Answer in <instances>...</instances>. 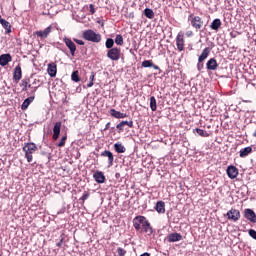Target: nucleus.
Wrapping results in <instances>:
<instances>
[{"label": "nucleus", "mask_w": 256, "mask_h": 256, "mask_svg": "<svg viewBox=\"0 0 256 256\" xmlns=\"http://www.w3.org/2000/svg\"><path fill=\"white\" fill-rule=\"evenodd\" d=\"M116 45H123V36L121 34H117L115 38Z\"/></svg>", "instance_id": "nucleus-38"}, {"label": "nucleus", "mask_w": 256, "mask_h": 256, "mask_svg": "<svg viewBox=\"0 0 256 256\" xmlns=\"http://www.w3.org/2000/svg\"><path fill=\"white\" fill-rule=\"evenodd\" d=\"M64 43L68 47L72 57H75V51H77V45L70 38H64Z\"/></svg>", "instance_id": "nucleus-8"}, {"label": "nucleus", "mask_w": 256, "mask_h": 256, "mask_svg": "<svg viewBox=\"0 0 256 256\" xmlns=\"http://www.w3.org/2000/svg\"><path fill=\"white\" fill-rule=\"evenodd\" d=\"M52 29H53V27L48 26L43 31H36L35 35H37V37H40V39H47V37H49V33H51Z\"/></svg>", "instance_id": "nucleus-16"}, {"label": "nucleus", "mask_w": 256, "mask_h": 256, "mask_svg": "<svg viewBox=\"0 0 256 256\" xmlns=\"http://www.w3.org/2000/svg\"><path fill=\"white\" fill-rule=\"evenodd\" d=\"M71 80L74 81V83H79V81H81V78L79 77V70L72 73Z\"/></svg>", "instance_id": "nucleus-32"}, {"label": "nucleus", "mask_w": 256, "mask_h": 256, "mask_svg": "<svg viewBox=\"0 0 256 256\" xmlns=\"http://www.w3.org/2000/svg\"><path fill=\"white\" fill-rule=\"evenodd\" d=\"M47 73L50 77H57V64L55 62L48 64Z\"/></svg>", "instance_id": "nucleus-17"}, {"label": "nucleus", "mask_w": 256, "mask_h": 256, "mask_svg": "<svg viewBox=\"0 0 256 256\" xmlns=\"http://www.w3.org/2000/svg\"><path fill=\"white\" fill-rule=\"evenodd\" d=\"M117 253H118V256H125V255H127V250H125L121 247H118L117 248Z\"/></svg>", "instance_id": "nucleus-39"}, {"label": "nucleus", "mask_w": 256, "mask_h": 256, "mask_svg": "<svg viewBox=\"0 0 256 256\" xmlns=\"http://www.w3.org/2000/svg\"><path fill=\"white\" fill-rule=\"evenodd\" d=\"M187 35L189 36V35H190V33H187Z\"/></svg>", "instance_id": "nucleus-52"}, {"label": "nucleus", "mask_w": 256, "mask_h": 256, "mask_svg": "<svg viewBox=\"0 0 256 256\" xmlns=\"http://www.w3.org/2000/svg\"><path fill=\"white\" fill-rule=\"evenodd\" d=\"M150 109L151 111H157V99L155 96L150 97Z\"/></svg>", "instance_id": "nucleus-31"}, {"label": "nucleus", "mask_w": 256, "mask_h": 256, "mask_svg": "<svg viewBox=\"0 0 256 256\" xmlns=\"http://www.w3.org/2000/svg\"><path fill=\"white\" fill-rule=\"evenodd\" d=\"M106 49H113V45H115V41L112 38H108L106 40Z\"/></svg>", "instance_id": "nucleus-35"}, {"label": "nucleus", "mask_w": 256, "mask_h": 256, "mask_svg": "<svg viewBox=\"0 0 256 256\" xmlns=\"http://www.w3.org/2000/svg\"><path fill=\"white\" fill-rule=\"evenodd\" d=\"M59 135H61V122H56L53 127V141H57V139H59Z\"/></svg>", "instance_id": "nucleus-15"}, {"label": "nucleus", "mask_w": 256, "mask_h": 256, "mask_svg": "<svg viewBox=\"0 0 256 256\" xmlns=\"http://www.w3.org/2000/svg\"><path fill=\"white\" fill-rule=\"evenodd\" d=\"M187 35L189 36V35H190V33H187Z\"/></svg>", "instance_id": "nucleus-53"}, {"label": "nucleus", "mask_w": 256, "mask_h": 256, "mask_svg": "<svg viewBox=\"0 0 256 256\" xmlns=\"http://www.w3.org/2000/svg\"><path fill=\"white\" fill-rule=\"evenodd\" d=\"M13 61V57H11V54H2L0 55V65L1 67H5L6 65H9Z\"/></svg>", "instance_id": "nucleus-13"}, {"label": "nucleus", "mask_w": 256, "mask_h": 256, "mask_svg": "<svg viewBox=\"0 0 256 256\" xmlns=\"http://www.w3.org/2000/svg\"><path fill=\"white\" fill-rule=\"evenodd\" d=\"M115 177H116V179H119V178L121 177V173L117 172V173L115 174Z\"/></svg>", "instance_id": "nucleus-49"}, {"label": "nucleus", "mask_w": 256, "mask_h": 256, "mask_svg": "<svg viewBox=\"0 0 256 256\" xmlns=\"http://www.w3.org/2000/svg\"><path fill=\"white\" fill-rule=\"evenodd\" d=\"M221 19L216 18L212 21L211 25H210V29H212V31H219V29L221 28Z\"/></svg>", "instance_id": "nucleus-23"}, {"label": "nucleus", "mask_w": 256, "mask_h": 256, "mask_svg": "<svg viewBox=\"0 0 256 256\" xmlns=\"http://www.w3.org/2000/svg\"><path fill=\"white\" fill-rule=\"evenodd\" d=\"M89 11H90V15H95V13H96L95 5L90 4L89 5Z\"/></svg>", "instance_id": "nucleus-41"}, {"label": "nucleus", "mask_w": 256, "mask_h": 256, "mask_svg": "<svg viewBox=\"0 0 256 256\" xmlns=\"http://www.w3.org/2000/svg\"><path fill=\"white\" fill-rule=\"evenodd\" d=\"M144 15L147 17V19H154L155 18V12H153V9L146 8L144 10Z\"/></svg>", "instance_id": "nucleus-30"}, {"label": "nucleus", "mask_w": 256, "mask_h": 256, "mask_svg": "<svg viewBox=\"0 0 256 256\" xmlns=\"http://www.w3.org/2000/svg\"><path fill=\"white\" fill-rule=\"evenodd\" d=\"M74 42L77 43V45H85V42L83 40L74 39Z\"/></svg>", "instance_id": "nucleus-46"}, {"label": "nucleus", "mask_w": 256, "mask_h": 256, "mask_svg": "<svg viewBox=\"0 0 256 256\" xmlns=\"http://www.w3.org/2000/svg\"><path fill=\"white\" fill-rule=\"evenodd\" d=\"M31 80L29 78H24L22 81H21V87L22 88V91H28V89H33V87L31 86Z\"/></svg>", "instance_id": "nucleus-24"}, {"label": "nucleus", "mask_w": 256, "mask_h": 256, "mask_svg": "<svg viewBox=\"0 0 256 256\" xmlns=\"http://www.w3.org/2000/svg\"><path fill=\"white\" fill-rule=\"evenodd\" d=\"M176 46L178 51H185V33L182 31L176 36Z\"/></svg>", "instance_id": "nucleus-7"}, {"label": "nucleus", "mask_w": 256, "mask_h": 256, "mask_svg": "<svg viewBox=\"0 0 256 256\" xmlns=\"http://www.w3.org/2000/svg\"><path fill=\"white\" fill-rule=\"evenodd\" d=\"M168 242L169 243H177V241H181L183 239V236L180 233H171L168 235Z\"/></svg>", "instance_id": "nucleus-18"}, {"label": "nucleus", "mask_w": 256, "mask_h": 256, "mask_svg": "<svg viewBox=\"0 0 256 256\" xmlns=\"http://www.w3.org/2000/svg\"><path fill=\"white\" fill-rule=\"evenodd\" d=\"M142 67H153V69H155L156 71H159L161 68H159V66L153 64V61L152 60H144L142 62Z\"/></svg>", "instance_id": "nucleus-27"}, {"label": "nucleus", "mask_w": 256, "mask_h": 256, "mask_svg": "<svg viewBox=\"0 0 256 256\" xmlns=\"http://www.w3.org/2000/svg\"><path fill=\"white\" fill-rule=\"evenodd\" d=\"M252 135H253V137L256 138V129H255V131H254V133Z\"/></svg>", "instance_id": "nucleus-51"}, {"label": "nucleus", "mask_w": 256, "mask_h": 256, "mask_svg": "<svg viewBox=\"0 0 256 256\" xmlns=\"http://www.w3.org/2000/svg\"><path fill=\"white\" fill-rule=\"evenodd\" d=\"M226 173L229 179H237V176L239 175V169L233 165H230L227 167Z\"/></svg>", "instance_id": "nucleus-10"}, {"label": "nucleus", "mask_w": 256, "mask_h": 256, "mask_svg": "<svg viewBox=\"0 0 256 256\" xmlns=\"http://www.w3.org/2000/svg\"><path fill=\"white\" fill-rule=\"evenodd\" d=\"M195 131L200 137H209V133L201 128H196Z\"/></svg>", "instance_id": "nucleus-33"}, {"label": "nucleus", "mask_w": 256, "mask_h": 256, "mask_svg": "<svg viewBox=\"0 0 256 256\" xmlns=\"http://www.w3.org/2000/svg\"><path fill=\"white\" fill-rule=\"evenodd\" d=\"M202 67H203V64H201V63L198 62V64H197V69H198V71H201Z\"/></svg>", "instance_id": "nucleus-47"}, {"label": "nucleus", "mask_w": 256, "mask_h": 256, "mask_svg": "<svg viewBox=\"0 0 256 256\" xmlns=\"http://www.w3.org/2000/svg\"><path fill=\"white\" fill-rule=\"evenodd\" d=\"M248 234L250 235V237H252V239H255V241H256V231L255 230L250 229L248 231Z\"/></svg>", "instance_id": "nucleus-42"}, {"label": "nucleus", "mask_w": 256, "mask_h": 256, "mask_svg": "<svg viewBox=\"0 0 256 256\" xmlns=\"http://www.w3.org/2000/svg\"><path fill=\"white\" fill-rule=\"evenodd\" d=\"M23 151L25 152V158L27 159V162L31 163L33 161V153L37 151V144L33 142L25 143Z\"/></svg>", "instance_id": "nucleus-2"}, {"label": "nucleus", "mask_w": 256, "mask_h": 256, "mask_svg": "<svg viewBox=\"0 0 256 256\" xmlns=\"http://www.w3.org/2000/svg\"><path fill=\"white\" fill-rule=\"evenodd\" d=\"M244 217L247 219V221H250V223H256V214L255 211H253L250 208H247L244 210Z\"/></svg>", "instance_id": "nucleus-11"}, {"label": "nucleus", "mask_w": 256, "mask_h": 256, "mask_svg": "<svg viewBox=\"0 0 256 256\" xmlns=\"http://www.w3.org/2000/svg\"><path fill=\"white\" fill-rule=\"evenodd\" d=\"M133 227L136 231H141V233L153 235V227L145 216H136L133 219Z\"/></svg>", "instance_id": "nucleus-1"}, {"label": "nucleus", "mask_w": 256, "mask_h": 256, "mask_svg": "<svg viewBox=\"0 0 256 256\" xmlns=\"http://www.w3.org/2000/svg\"><path fill=\"white\" fill-rule=\"evenodd\" d=\"M109 127H111V122H108L104 128V131H107V129H109Z\"/></svg>", "instance_id": "nucleus-48"}, {"label": "nucleus", "mask_w": 256, "mask_h": 256, "mask_svg": "<svg viewBox=\"0 0 256 256\" xmlns=\"http://www.w3.org/2000/svg\"><path fill=\"white\" fill-rule=\"evenodd\" d=\"M188 21H190L191 26L196 29V31H199V29H203V19L200 16H195L193 14H190L188 16Z\"/></svg>", "instance_id": "nucleus-4"}, {"label": "nucleus", "mask_w": 256, "mask_h": 256, "mask_svg": "<svg viewBox=\"0 0 256 256\" xmlns=\"http://www.w3.org/2000/svg\"><path fill=\"white\" fill-rule=\"evenodd\" d=\"M121 123H122V125H124V127H125V125H127L128 127H130V129H133V120H131V121H122Z\"/></svg>", "instance_id": "nucleus-40"}, {"label": "nucleus", "mask_w": 256, "mask_h": 256, "mask_svg": "<svg viewBox=\"0 0 256 256\" xmlns=\"http://www.w3.org/2000/svg\"><path fill=\"white\" fill-rule=\"evenodd\" d=\"M66 142H67V134H64L60 142L57 144V147H65Z\"/></svg>", "instance_id": "nucleus-36"}, {"label": "nucleus", "mask_w": 256, "mask_h": 256, "mask_svg": "<svg viewBox=\"0 0 256 256\" xmlns=\"http://www.w3.org/2000/svg\"><path fill=\"white\" fill-rule=\"evenodd\" d=\"M33 101H35V96H30V97L26 98L21 106L22 111L27 110L29 108V106L31 105V103H33Z\"/></svg>", "instance_id": "nucleus-22"}, {"label": "nucleus", "mask_w": 256, "mask_h": 256, "mask_svg": "<svg viewBox=\"0 0 256 256\" xmlns=\"http://www.w3.org/2000/svg\"><path fill=\"white\" fill-rule=\"evenodd\" d=\"M85 41H91L92 43H101V34L95 33V31L89 29L85 30L82 34Z\"/></svg>", "instance_id": "nucleus-3"}, {"label": "nucleus", "mask_w": 256, "mask_h": 256, "mask_svg": "<svg viewBox=\"0 0 256 256\" xmlns=\"http://www.w3.org/2000/svg\"><path fill=\"white\" fill-rule=\"evenodd\" d=\"M227 219L229 221H233L234 223H237L239 219H241V212L235 208H231L227 213H226Z\"/></svg>", "instance_id": "nucleus-6"}, {"label": "nucleus", "mask_w": 256, "mask_h": 256, "mask_svg": "<svg viewBox=\"0 0 256 256\" xmlns=\"http://www.w3.org/2000/svg\"><path fill=\"white\" fill-rule=\"evenodd\" d=\"M80 199H81V201H87V199H89V193L83 194Z\"/></svg>", "instance_id": "nucleus-45"}, {"label": "nucleus", "mask_w": 256, "mask_h": 256, "mask_svg": "<svg viewBox=\"0 0 256 256\" xmlns=\"http://www.w3.org/2000/svg\"><path fill=\"white\" fill-rule=\"evenodd\" d=\"M223 118L224 119H229V114H224Z\"/></svg>", "instance_id": "nucleus-50"}, {"label": "nucleus", "mask_w": 256, "mask_h": 256, "mask_svg": "<svg viewBox=\"0 0 256 256\" xmlns=\"http://www.w3.org/2000/svg\"><path fill=\"white\" fill-rule=\"evenodd\" d=\"M32 85H34V87H32L33 93H35V91H37V89H39V87H41V80L39 79H34Z\"/></svg>", "instance_id": "nucleus-34"}, {"label": "nucleus", "mask_w": 256, "mask_h": 256, "mask_svg": "<svg viewBox=\"0 0 256 256\" xmlns=\"http://www.w3.org/2000/svg\"><path fill=\"white\" fill-rule=\"evenodd\" d=\"M250 153H253V148L251 146H248L240 150V157L244 159V157H247L248 155H250Z\"/></svg>", "instance_id": "nucleus-26"}, {"label": "nucleus", "mask_w": 256, "mask_h": 256, "mask_svg": "<svg viewBox=\"0 0 256 256\" xmlns=\"http://www.w3.org/2000/svg\"><path fill=\"white\" fill-rule=\"evenodd\" d=\"M0 24H2V27H4L7 33H11V24L7 20L2 19L1 16H0Z\"/></svg>", "instance_id": "nucleus-28"}, {"label": "nucleus", "mask_w": 256, "mask_h": 256, "mask_svg": "<svg viewBox=\"0 0 256 256\" xmlns=\"http://www.w3.org/2000/svg\"><path fill=\"white\" fill-rule=\"evenodd\" d=\"M64 241H65V237L61 236L60 241L56 243V246L63 247Z\"/></svg>", "instance_id": "nucleus-43"}, {"label": "nucleus", "mask_w": 256, "mask_h": 256, "mask_svg": "<svg viewBox=\"0 0 256 256\" xmlns=\"http://www.w3.org/2000/svg\"><path fill=\"white\" fill-rule=\"evenodd\" d=\"M219 68V64L217 63V59L215 58H210L207 63H206V69L208 71H217Z\"/></svg>", "instance_id": "nucleus-12"}, {"label": "nucleus", "mask_w": 256, "mask_h": 256, "mask_svg": "<svg viewBox=\"0 0 256 256\" xmlns=\"http://www.w3.org/2000/svg\"><path fill=\"white\" fill-rule=\"evenodd\" d=\"M157 213L163 215L165 213V203L163 201H158L154 207Z\"/></svg>", "instance_id": "nucleus-25"}, {"label": "nucleus", "mask_w": 256, "mask_h": 256, "mask_svg": "<svg viewBox=\"0 0 256 256\" xmlns=\"http://www.w3.org/2000/svg\"><path fill=\"white\" fill-rule=\"evenodd\" d=\"M101 157H107L108 158V166L113 167V161H115L113 152H111L109 150H105V151L101 152Z\"/></svg>", "instance_id": "nucleus-14"}, {"label": "nucleus", "mask_w": 256, "mask_h": 256, "mask_svg": "<svg viewBox=\"0 0 256 256\" xmlns=\"http://www.w3.org/2000/svg\"><path fill=\"white\" fill-rule=\"evenodd\" d=\"M93 178L96 181V183H100V184L105 183V181H106L105 174L101 171H96L93 174Z\"/></svg>", "instance_id": "nucleus-19"}, {"label": "nucleus", "mask_w": 256, "mask_h": 256, "mask_svg": "<svg viewBox=\"0 0 256 256\" xmlns=\"http://www.w3.org/2000/svg\"><path fill=\"white\" fill-rule=\"evenodd\" d=\"M107 57L111 61H119L121 59V49L114 47L108 50Z\"/></svg>", "instance_id": "nucleus-5"}, {"label": "nucleus", "mask_w": 256, "mask_h": 256, "mask_svg": "<svg viewBox=\"0 0 256 256\" xmlns=\"http://www.w3.org/2000/svg\"><path fill=\"white\" fill-rule=\"evenodd\" d=\"M23 78V70L21 69V64H18L14 68L13 81L19 83V80Z\"/></svg>", "instance_id": "nucleus-9"}, {"label": "nucleus", "mask_w": 256, "mask_h": 256, "mask_svg": "<svg viewBox=\"0 0 256 256\" xmlns=\"http://www.w3.org/2000/svg\"><path fill=\"white\" fill-rule=\"evenodd\" d=\"M89 80L90 82L87 84V87L91 88L94 85L93 81H95V72H91Z\"/></svg>", "instance_id": "nucleus-37"}, {"label": "nucleus", "mask_w": 256, "mask_h": 256, "mask_svg": "<svg viewBox=\"0 0 256 256\" xmlns=\"http://www.w3.org/2000/svg\"><path fill=\"white\" fill-rule=\"evenodd\" d=\"M123 127H125L124 125H123V123L122 122H120L119 124H117L116 125V129H118V131L119 132H121V131H123L124 130V128Z\"/></svg>", "instance_id": "nucleus-44"}, {"label": "nucleus", "mask_w": 256, "mask_h": 256, "mask_svg": "<svg viewBox=\"0 0 256 256\" xmlns=\"http://www.w3.org/2000/svg\"><path fill=\"white\" fill-rule=\"evenodd\" d=\"M110 115H111V117H114L115 119H125V117H128L127 113H122L113 108L110 109Z\"/></svg>", "instance_id": "nucleus-21"}, {"label": "nucleus", "mask_w": 256, "mask_h": 256, "mask_svg": "<svg viewBox=\"0 0 256 256\" xmlns=\"http://www.w3.org/2000/svg\"><path fill=\"white\" fill-rule=\"evenodd\" d=\"M114 150L116 151V153H125L127 151L125 146H123V144L121 143L114 144Z\"/></svg>", "instance_id": "nucleus-29"}, {"label": "nucleus", "mask_w": 256, "mask_h": 256, "mask_svg": "<svg viewBox=\"0 0 256 256\" xmlns=\"http://www.w3.org/2000/svg\"><path fill=\"white\" fill-rule=\"evenodd\" d=\"M210 54H211V48L210 47H206L202 51L200 56L198 57V63H203V61H205V59H207V57H209Z\"/></svg>", "instance_id": "nucleus-20"}]
</instances>
